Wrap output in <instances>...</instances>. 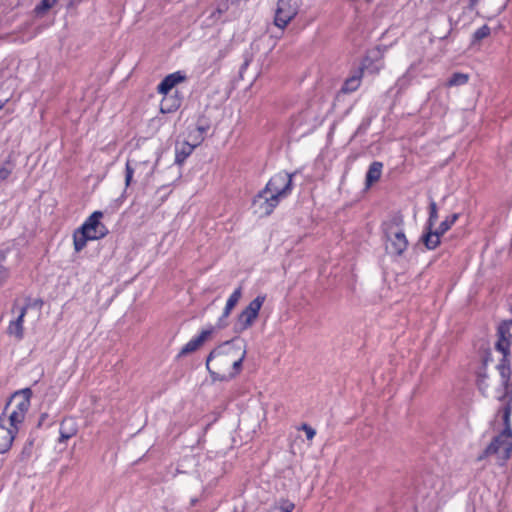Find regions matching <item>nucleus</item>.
<instances>
[{"instance_id": "nucleus-1", "label": "nucleus", "mask_w": 512, "mask_h": 512, "mask_svg": "<svg viewBox=\"0 0 512 512\" xmlns=\"http://www.w3.org/2000/svg\"><path fill=\"white\" fill-rule=\"evenodd\" d=\"M296 173L280 171L272 176L265 187L253 199V206L261 216H269L281 200L291 195Z\"/></svg>"}, {"instance_id": "nucleus-2", "label": "nucleus", "mask_w": 512, "mask_h": 512, "mask_svg": "<svg viewBox=\"0 0 512 512\" xmlns=\"http://www.w3.org/2000/svg\"><path fill=\"white\" fill-rule=\"evenodd\" d=\"M384 239L389 243L386 249L395 256H402L408 247L404 232V216L400 212L393 213L381 225Z\"/></svg>"}, {"instance_id": "nucleus-3", "label": "nucleus", "mask_w": 512, "mask_h": 512, "mask_svg": "<svg viewBox=\"0 0 512 512\" xmlns=\"http://www.w3.org/2000/svg\"><path fill=\"white\" fill-rule=\"evenodd\" d=\"M102 211H94L73 233L74 250L80 252L88 241L100 240L109 233L108 228L101 222Z\"/></svg>"}, {"instance_id": "nucleus-4", "label": "nucleus", "mask_w": 512, "mask_h": 512, "mask_svg": "<svg viewBox=\"0 0 512 512\" xmlns=\"http://www.w3.org/2000/svg\"><path fill=\"white\" fill-rule=\"evenodd\" d=\"M31 396V389L24 388L20 391H16L7 402L4 413L7 412L10 407H12L8 418L10 426L13 428H19V426L23 423L31 405Z\"/></svg>"}, {"instance_id": "nucleus-5", "label": "nucleus", "mask_w": 512, "mask_h": 512, "mask_svg": "<svg viewBox=\"0 0 512 512\" xmlns=\"http://www.w3.org/2000/svg\"><path fill=\"white\" fill-rule=\"evenodd\" d=\"M496 455L499 464L504 465L512 455V436L499 432L494 436L490 444L484 449V451L478 456V460H483L489 456Z\"/></svg>"}, {"instance_id": "nucleus-6", "label": "nucleus", "mask_w": 512, "mask_h": 512, "mask_svg": "<svg viewBox=\"0 0 512 512\" xmlns=\"http://www.w3.org/2000/svg\"><path fill=\"white\" fill-rule=\"evenodd\" d=\"M265 300L266 295L260 294L242 310L238 315L237 323L234 326L235 332L241 333L249 329L254 324Z\"/></svg>"}, {"instance_id": "nucleus-7", "label": "nucleus", "mask_w": 512, "mask_h": 512, "mask_svg": "<svg viewBox=\"0 0 512 512\" xmlns=\"http://www.w3.org/2000/svg\"><path fill=\"white\" fill-rule=\"evenodd\" d=\"M321 122V114L318 103H310L298 115L292 118V128L297 130L301 127H307L308 130L313 129Z\"/></svg>"}, {"instance_id": "nucleus-8", "label": "nucleus", "mask_w": 512, "mask_h": 512, "mask_svg": "<svg viewBox=\"0 0 512 512\" xmlns=\"http://www.w3.org/2000/svg\"><path fill=\"white\" fill-rule=\"evenodd\" d=\"M238 342L239 338L235 337L215 347L206 358V368L209 369V363L217 358L224 357L229 361L235 359L243 350L241 346L237 345Z\"/></svg>"}, {"instance_id": "nucleus-9", "label": "nucleus", "mask_w": 512, "mask_h": 512, "mask_svg": "<svg viewBox=\"0 0 512 512\" xmlns=\"http://www.w3.org/2000/svg\"><path fill=\"white\" fill-rule=\"evenodd\" d=\"M458 217L459 215L457 213H454L446 217V219L440 223L436 230H430L425 232L421 237V240L423 241L425 247L429 250L437 248L438 245L440 244V237L454 225Z\"/></svg>"}, {"instance_id": "nucleus-10", "label": "nucleus", "mask_w": 512, "mask_h": 512, "mask_svg": "<svg viewBox=\"0 0 512 512\" xmlns=\"http://www.w3.org/2000/svg\"><path fill=\"white\" fill-rule=\"evenodd\" d=\"M298 13V0H278L274 24L284 29Z\"/></svg>"}, {"instance_id": "nucleus-11", "label": "nucleus", "mask_w": 512, "mask_h": 512, "mask_svg": "<svg viewBox=\"0 0 512 512\" xmlns=\"http://www.w3.org/2000/svg\"><path fill=\"white\" fill-rule=\"evenodd\" d=\"M510 354L502 353V358L496 366V369L501 378V386L503 392L498 395L497 398L507 399L512 397V382H511V365H510Z\"/></svg>"}, {"instance_id": "nucleus-12", "label": "nucleus", "mask_w": 512, "mask_h": 512, "mask_svg": "<svg viewBox=\"0 0 512 512\" xmlns=\"http://www.w3.org/2000/svg\"><path fill=\"white\" fill-rule=\"evenodd\" d=\"M498 340L495 349L500 353L510 354L512 344V319L502 321L497 327Z\"/></svg>"}, {"instance_id": "nucleus-13", "label": "nucleus", "mask_w": 512, "mask_h": 512, "mask_svg": "<svg viewBox=\"0 0 512 512\" xmlns=\"http://www.w3.org/2000/svg\"><path fill=\"white\" fill-rule=\"evenodd\" d=\"M215 331V327L209 326L207 329H204L200 332V334L191 340H189L180 350L179 357L185 356L196 351Z\"/></svg>"}, {"instance_id": "nucleus-14", "label": "nucleus", "mask_w": 512, "mask_h": 512, "mask_svg": "<svg viewBox=\"0 0 512 512\" xmlns=\"http://www.w3.org/2000/svg\"><path fill=\"white\" fill-rule=\"evenodd\" d=\"M497 399L503 404L497 412V416H499L502 420L503 428L501 429V432L512 436V397H508L507 399Z\"/></svg>"}, {"instance_id": "nucleus-15", "label": "nucleus", "mask_w": 512, "mask_h": 512, "mask_svg": "<svg viewBox=\"0 0 512 512\" xmlns=\"http://www.w3.org/2000/svg\"><path fill=\"white\" fill-rule=\"evenodd\" d=\"M186 76L181 71H176L167 75L157 86L159 94H168L178 83L184 81Z\"/></svg>"}, {"instance_id": "nucleus-16", "label": "nucleus", "mask_w": 512, "mask_h": 512, "mask_svg": "<svg viewBox=\"0 0 512 512\" xmlns=\"http://www.w3.org/2000/svg\"><path fill=\"white\" fill-rule=\"evenodd\" d=\"M27 314V307H21L19 315L16 319L11 320L7 327V333L16 337L17 340H22L24 337V318Z\"/></svg>"}, {"instance_id": "nucleus-17", "label": "nucleus", "mask_w": 512, "mask_h": 512, "mask_svg": "<svg viewBox=\"0 0 512 512\" xmlns=\"http://www.w3.org/2000/svg\"><path fill=\"white\" fill-rule=\"evenodd\" d=\"M19 428L5 427L0 423V454L6 453L12 446Z\"/></svg>"}, {"instance_id": "nucleus-18", "label": "nucleus", "mask_w": 512, "mask_h": 512, "mask_svg": "<svg viewBox=\"0 0 512 512\" xmlns=\"http://www.w3.org/2000/svg\"><path fill=\"white\" fill-rule=\"evenodd\" d=\"M364 70L362 67H358L355 69L352 74L344 81L341 92L343 93H351L356 91L362 81Z\"/></svg>"}, {"instance_id": "nucleus-19", "label": "nucleus", "mask_w": 512, "mask_h": 512, "mask_svg": "<svg viewBox=\"0 0 512 512\" xmlns=\"http://www.w3.org/2000/svg\"><path fill=\"white\" fill-rule=\"evenodd\" d=\"M416 77V65L412 64L407 71L397 79L394 88L397 90V94H401L405 91L412 83V80Z\"/></svg>"}, {"instance_id": "nucleus-20", "label": "nucleus", "mask_w": 512, "mask_h": 512, "mask_svg": "<svg viewBox=\"0 0 512 512\" xmlns=\"http://www.w3.org/2000/svg\"><path fill=\"white\" fill-rule=\"evenodd\" d=\"M181 106V98L177 95H164L160 103V112L163 114L173 113Z\"/></svg>"}, {"instance_id": "nucleus-21", "label": "nucleus", "mask_w": 512, "mask_h": 512, "mask_svg": "<svg viewBox=\"0 0 512 512\" xmlns=\"http://www.w3.org/2000/svg\"><path fill=\"white\" fill-rule=\"evenodd\" d=\"M382 169L383 163L380 161H374L370 164L365 176L366 188L371 187L374 183L379 181L382 175Z\"/></svg>"}, {"instance_id": "nucleus-22", "label": "nucleus", "mask_w": 512, "mask_h": 512, "mask_svg": "<svg viewBox=\"0 0 512 512\" xmlns=\"http://www.w3.org/2000/svg\"><path fill=\"white\" fill-rule=\"evenodd\" d=\"M195 146L188 142H183L175 150V164L182 165L184 161L192 154Z\"/></svg>"}, {"instance_id": "nucleus-23", "label": "nucleus", "mask_w": 512, "mask_h": 512, "mask_svg": "<svg viewBox=\"0 0 512 512\" xmlns=\"http://www.w3.org/2000/svg\"><path fill=\"white\" fill-rule=\"evenodd\" d=\"M242 296V287H237L227 299L223 310V318H228L233 308L237 305Z\"/></svg>"}, {"instance_id": "nucleus-24", "label": "nucleus", "mask_w": 512, "mask_h": 512, "mask_svg": "<svg viewBox=\"0 0 512 512\" xmlns=\"http://www.w3.org/2000/svg\"><path fill=\"white\" fill-rule=\"evenodd\" d=\"M469 80V75L461 72L453 73L446 82L447 87H457L465 85Z\"/></svg>"}, {"instance_id": "nucleus-25", "label": "nucleus", "mask_w": 512, "mask_h": 512, "mask_svg": "<svg viewBox=\"0 0 512 512\" xmlns=\"http://www.w3.org/2000/svg\"><path fill=\"white\" fill-rule=\"evenodd\" d=\"M438 219V210L436 202L431 199L429 203V217L425 225V232L433 230V226L436 224Z\"/></svg>"}, {"instance_id": "nucleus-26", "label": "nucleus", "mask_w": 512, "mask_h": 512, "mask_svg": "<svg viewBox=\"0 0 512 512\" xmlns=\"http://www.w3.org/2000/svg\"><path fill=\"white\" fill-rule=\"evenodd\" d=\"M246 353H247L246 349L243 348V350L240 352V354L235 359L230 361V364L232 365V369H233V371L230 372L228 375L230 379L234 378L241 371L242 363L246 357Z\"/></svg>"}, {"instance_id": "nucleus-27", "label": "nucleus", "mask_w": 512, "mask_h": 512, "mask_svg": "<svg viewBox=\"0 0 512 512\" xmlns=\"http://www.w3.org/2000/svg\"><path fill=\"white\" fill-rule=\"evenodd\" d=\"M295 508L293 502L287 499H281L278 503L271 506L266 512H292Z\"/></svg>"}, {"instance_id": "nucleus-28", "label": "nucleus", "mask_w": 512, "mask_h": 512, "mask_svg": "<svg viewBox=\"0 0 512 512\" xmlns=\"http://www.w3.org/2000/svg\"><path fill=\"white\" fill-rule=\"evenodd\" d=\"M488 375L486 373V362L483 363V367L477 374V386L482 394L486 392L489 385L487 383Z\"/></svg>"}, {"instance_id": "nucleus-29", "label": "nucleus", "mask_w": 512, "mask_h": 512, "mask_svg": "<svg viewBox=\"0 0 512 512\" xmlns=\"http://www.w3.org/2000/svg\"><path fill=\"white\" fill-rule=\"evenodd\" d=\"M67 423H68L67 420H64L61 423L60 431H59L60 432V437H59L60 443H65L67 440H69L71 437H73L77 432L76 428H74V427L67 428L66 427Z\"/></svg>"}, {"instance_id": "nucleus-30", "label": "nucleus", "mask_w": 512, "mask_h": 512, "mask_svg": "<svg viewBox=\"0 0 512 512\" xmlns=\"http://www.w3.org/2000/svg\"><path fill=\"white\" fill-rule=\"evenodd\" d=\"M14 169L15 163L11 159H7L0 167V180H7L14 171Z\"/></svg>"}, {"instance_id": "nucleus-31", "label": "nucleus", "mask_w": 512, "mask_h": 512, "mask_svg": "<svg viewBox=\"0 0 512 512\" xmlns=\"http://www.w3.org/2000/svg\"><path fill=\"white\" fill-rule=\"evenodd\" d=\"M490 27L486 24L479 27L474 33H473V41L478 42L482 39L488 37L490 35Z\"/></svg>"}, {"instance_id": "nucleus-32", "label": "nucleus", "mask_w": 512, "mask_h": 512, "mask_svg": "<svg viewBox=\"0 0 512 512\" xmlns=\"http://www.w3.org/2000/svg\"><path fill=\"white\" fill-rule=\"evenodd\" d=\"M135 173V167L133 166V162L131 160H127L125 165V185L128 187L133 179V175Z\"/></svg>"}, {"instance_id": "nucleus-33", "label": "nucleus", "mask_w": 512, "mask_h": 512, "mask_svg": "<svg viewBox=\"0 0 512 512\" xmlns=\"http://www.w3.org/2000/svg\"><path fill=\"white\" fill-rule=\"evenodd\" d=\"M56 2L57 0H41L40 3L35 7V11L37 14H44L51 7H53Z\"/></svg>"}, {"instance_id": "nucleus-34", "label": "nucleus", "mask_w": 512, "mask_h": 512, "mask_svg": "<svg viewBox=\"0 0 512 512\" xmlns=\"http://www.w3.org/2000/svg\"><path fill=\"white\" fill-rule=\"evenodd\" d=\"M229 9V4H228V1L225 0V1H222L220 2L218 5H217V8L216 10L211 14V17L212 18H219L222 14H224L225 12H227V10Z\"/></svg>"}, {"instance_id": "nucleus-35", "label": "nucleus", "mask_w": 512, "mask_h": 512, "mask_svg": "<svg viewBox=\"0 0 512 512\" xmlns=\"http://www.w3.org/2000/svg\"><path fill=\"white\" fill-rule=\"evenodd\" d=\"M207 370H208L213 381H226V380L230 379L229 376L220 373V370H217V369L213 370V369H211L210 366H209V369H207Z\"/></svg>"}, {"instance_id": "nucleus-36", "label": "nucleus", "mask_w": 512, "mask_h": 512, "mask_svg": "<svg viewBox=\"0 0 512 512\" xmlns=\"http://www.w3.org/2000/svg\"><path fill=\"white\" fill-rule=\"evenodd\" d=\"M44 302L41 298L31 300L30 297L26 298V304L23 307H27V310L29 308H39L41 309Z\"/></svg>"}, {"instance_id": "nucleus-37", "label": "nucleus", "mask_w": 512, "mask_h": 512, "mask_svg": "<svg viewBox=\"0 0 512 512\" xmlns=\"http://www.w3.org/2000/svg\"><path fill=\"white\" fill-rule=\"evenodd\" d=\"M213 361H214L213 366L217 370H222L230 364V361L224 357L214 359Z\"/></svg>"}, {"instance_id": "nucleus-38", "label": "nucleus", "mask_w": 512, "mask_h": 512, "mask_svg": "<svg viewBox=\"0 0 512 512\" xmlns=\"http://www.w3.org/2000/svg\"><path fill=\"white\" fill-rule=\"evenodd\" d=\"M10 276L9 269L3 265H0V287L8 280Z\"/></svg>"}, {"instance_id": "nucleus-39", "label": "nucleus", "mask_w": 512, "mask_h": 512, "mask_svg": "<svg viewBox=\"0 0 512 512\" xmlns=\"http://www.w3.org/2000/svg\"><path fill=\"white\" fill-rule=\"evenodd\" d=\"M301 429L306 433V437L308 440H312L316 434V431L314 428L309 426L308 424H302Z\"/></svg>"}, {"instance_id": "nucleus-40", "label": "nucleus", "mask_w": 512, "mask_h": 512, "mask_svg": "<svg viewBox=\"0 0 512 512\" xmlns=\"http://www.w3.org/2000/svg\"><path fill=\"white\" fill-rule=\"evenodd\" d=\"M370 124H371V119L367 118V119L362 120V122L360 123V125L358 126V128L356 130V134L365 133L367 131V129L369 128Z\"/></svg>"}, {"instance_id": "nucleus-41", "label": "nucleus", "mask_w": 512, "mask_h": 512, "mask_svg": "<svg viewBox=\"0 0 512 512\" xmlns=\"http://www.w3.org/2000/svg\"><path fill=\"white\" fill-rule=\"evenodd\" d=\"M250 62H251V58H250L249 54H246L244 62H243V64L240 67V71H239L240 74H242L247 69V67L249 66Z\"/></svg>"}, {"instance_id": "nucleus-42", "label": "nucleus", "mask_w": 512, "mask_h": 512, "mask_svg": "<svg viewBox=\"0 0 512 512\" xmlns=\"http://www.w3.org/2000/svg\"><path fill=\"white\" fill-rule=\"evenodd\" d=\"M216 326L219 329L225 328L227 326V318H223V314L219 317Z\"/></svg>"}, {"instance_id": "nucleus-43", "label": "nucleus", "mask_w": 512, "mask_h": 512, "mask_svg": "<svg viewBox=\"0 0 512 512\" xmlns=\"http://www.w3.org/2000/svg\"><path fill=\"white\" fill-rule=\"evenodd\" d=\"M47 417H48V414H47V413H42V414H41V416H40V418H39V423H38V425H39V426H41V425L45 422V420H46V418H47Z\"/></svg>"}, {"instance_id": "nucleus-44", "label": "nucleus", "mask_w": 512, "mask_h": 512, "mask_svg": "<svg viewBox=\"0 0 512 512\" xmlns=\"http://www.w3.org/2000/svg\"><path fill=\"white\" fill-rule=\"evenodd\" d=\"M479 0H469V8L473 9L477 4Z\"/></svg>"}, {"instance_id": "nucleus-45", "label": "nucleus", "mask_w": 512, "mask_h": 512, "mask_svg": "<svg viewBox=\"0 0 512 512\" xmlns=\"http://www.w3.org/2000/svg\"><path fill=\"white\" fill-rule=\"evenodd\" d=\"M451 30H452V27L449 25L448 32L446 34H444L443 36H439V38L446 39L448 37V35L450 34Z\"/></svg>"}, {"instance_id": "nucleus-46", "label": "nucleus", "mask_w": 512, "mask_h": 512, "mask_svg": "<svg viewBox=\"0 0 512 512\" xmlns=\"http://www.w3.org/2000/svg\"><path fill=\"white\" fill-rule=\"evenodd\" d=\"M5 256L3 254H0V260H3Z\"/></svg>"}, {"instance_id": "nucleus-47", "label": "nucleus", "mask_w": 512, "mask_h": 512, "mask_svg": "<svg viewBox=\"0 0 512 512\" xmlns=\"http://www.w3.org/2000/svg\"><path fill=\"white\" fill-rule=\"evenodd\" d=\"M197 502V499H192V504L194 505Z\"/></svg>"}, {"instance_id": "nucleus-48", "label": "nucleus", "mask_w": 512, "mask_h": 512, "mask_svg": "<svg viewBox=\"0 0 512 512\" xmlns=\"http://www.w3.org/2000/svg\"><path fill=\"white\" fill-rule=\"evenodd\" d=\"M2 108H3V104H2V103H0V110H1Z\"/></svg>"}]
</instances>
